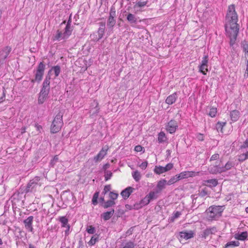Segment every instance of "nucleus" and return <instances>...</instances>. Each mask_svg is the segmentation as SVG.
Here are the masks:
<instances>
[{"label":"nucleus","instance_id":"43","mask_svg":"<svg viewBox=\"0 0 248 248\" xmlns=\"http://www.w3.org/2000/svg\"><path fill=\"white\" fill-rule=\"evenodd\" d=\"M217 167L218 165H215L211 166L209 168V171L212 174H217Z\"/></svg>","mask_w":248,"mask_h":248},{"label":"nucleus","instance_id":"1","mask_svg":"<svg viewBox=\"0 0 248 248\" xmlns=\"http://www.w3.org/2000/svg\"><path fill=\"white\" fill-rule=\"evenodd\" d=\"M238 15L235 11L234 4L229 6L225 16V31L229 33L230 45L232 46L235 44L239 32Z\"/></svg>","mask_w":248,"mask_h":248},{"label":"nucleus","instance_id":"37","mask_svg":"<svg viewBox=\"0 0 248 248\" xmlns=\"http://www.w3.org/2000/svg\"><path fill=\"white\" fill-rule=\"evenodd\" d=\"M240 245V243L238 241H232L226 244L225 248H227L230 247H236Z\"/></svg>","mask_w":248,"mask_h":248},{"label":"nucleus","instance_id":"32","mask_svg":"<svg viewBox=\"0 0 248 248\" xmlns=\"http://www.w3.org/2000/svg\"><path fill=\"white\" fill-rule=\"evenodd\" d=\"M181 215V212L179 211L174 212L172 216L169 217V221L170 222H173L174 221L175 219L180 217Z\"/></svg>","mask_w":248,"mask_h":248},{"label":"nucleus","instance_id":"62","mask_svg":"<svg viewBox=\"0 0 248 248\" xmlns=\"http://www.w3.org/2000/svg\"><path fill=\"white\" fill-rule=\"evenodd\" d=\"M65 228H66V230L64 231L65 235L68 236L69 234L70 228V225L66 226Z\"/></svg>","mask_w":248,"mask_h":248},{"label":"nucleus","instance_id":"21","mask_svg":"<svg viewBox=\"0 0 248 248\" xmlns=\"http://www.w3.org/2000/svg\"><path fill=\"white\" fill-rule=\"evenodd\" d=\"M98 24L99 25V27L97 30V33L98 35L102 39L105 33L106 23L105 22H101Z\"/></svg>","mask_w":248,"mask_h":248},{"label":"nucleus","instance_id":"57","mask_svg":"<svg viewBox=\"0 0 248 248\" xmlns=\"http://www.w3.org/2000/svg\"><path fill=\"white\" fill-rule=\"evenodd\" d=\"M177 182L175 176L171 177L167 182L168 185H171Z\"/></svg>","mask_w":248,"mask_h":248},{"label":"nucleus","instance_id":"19","mask_svg":"<svg viewBox=\"0 0 248 248\" xmlns=\"http://www.w3.org/2000/svg\"><path fill=\"white\" fill-rule=\"evenodd\" d=\"M52 69H50L47 75L46 76V78L42 83V87L46 88L47 89H50V79L51 77L49 75V72H51Z\"/></svg>","mask_w":248,"mask_h":248},{"label":"nucleus","instance_id":"5","mask_svg":"<svg viewBox=\"0 0 248 248\" xmlns=\"http://www.w3.org/2000/svg\"><path fill=\"white\" fill-rule=\"evenodd\" d=\"M40 180V177L39 176H35L31 180L27 185L24 192L27 193L35 191L36 187L41 185L39 183Z\"/></svg>","mask_w":248,"mask_h":248},{"label":"nucleus","instance_id":"48","mask_svg":"<svg viewBox=\"0 0 248 248\" xmlns=\"http://www.w3.org/2000/svg\"><path fill=\"white\" fill-rule=\"evenodd\" d=\"M112 176V173L109 170H106L105 172V181H108L110 179L111 176Z\"/></svg>","mask_w":248,"mask_h":248},{"label":"nucleus","instance_id":"12","mask_svg":"<svg viewBox=\"0 0 248 248\" xmlns=\"http://www.w3.org/2000/svg\"><path fill=\"white\" fill-rule=\"evenodd\" d=\"M108 150V146L103 147L100 151L99 153L94 157L93 161L96 163L101 161L107 155Z\"/></svg>","mask_w":248,"mask_h":248},{"label":"nucleus","instance_id":"42","mask_svg":"<svg viewBox=\"0 0 248 248\" xmlns=\"http://www.w3.org/2000/svg\"><path fill=\"white\" fill-rule=\"evenodd\" d=\"M118 194L113 191H110L108 194V197L111 200L114 201L118 197Z\"/></svg>","mask_w":248,"mask_h":248},{"label":"nucleus","instance_id":"9","mask_svg":"<svg viewBox=\"0 0 248 248\" xmlns=\"http://www.w3.org/2000/svg\"><path fill=\"white\" fill-rule=\"evenodd\" d=\"M178 128V124L176 121L172 119L166 125V129L170 134H173Z\"/></svg>","mask_w":248,"mask_h":248},{"label":"nucleus","instance_id":"33","mask_svg":"<svg viewBox=\"0 0 248 248\" xmlns=\"http://www.w3.org/2000/svg\"><path fill=\"white\" fill-rule=\"evenodd\" d=\"M154 172L157 174H160L162 173L166 172L164 167H162L161 166H155L154 169Z\"/></svg>","mask_w":248,"mask_h":248},{"label":"nucleus","instance_id":"15","mask_svg":"<svg viewBox=\"0 0 248 248\" xmlns=\"http://www.w3.org/2000/svg\"><path fill=\"white\" fill-rule=\"evenodd\" d=\"M194 233L192 231L189 232L182 231L179 232V236L180 238L188 240L194 237Z\"/></svg>","mask_w":248,"mask_h":248},{"label":"nucleus","instance_id":"29","mask_svg":"<svg viewBox=\"0 0 248 248\" xmlns=\"http://www.w3.org/2000/svg\"><path fill=\"white\" fill-rule=\"evenodd\" d=\"M205 182L208 184L207 185L209 187H215L218 184V181L216 179H209L205 181Z\"/></svg>","mask_w":248,"mask_h":248},{"label":"nucleus","instance_id":"58","mask_svg":"<svg viewBox=\"0 0 248 248\" xmlns=\"http://www.w3.org/2000/svg\"><path fill=\"white\" fill-rule=\"evenodd\" d=\"M173 167V165L172 163H170L167 164L165 167H164L165 170L166 171H168L170 170Z\"/></svg>","mask_w":248,"mask_h":248},{"label":"nucleus","instance_id":"25","mask_svg":"<svg viewBox=\"0 0 248 248\" xmlns=\"http://www.w3.org/2000/svg\"><path fill=\"white\" fill-rule=\"evenodd\" d=\"M72 23V15L71 14L69 16V19L66 23V26L64 28L65 29V33H67L68 32H70L72 34L73 27L71 26Z\"/></svg>","mask_w":248,"mask_h":248},{"label":"nucleus","instance_id":"46","mask_svg":"<svg viewBox=\"0 0 248 248\" xmlns=\"http://www.w3.org/2000/svg\"><path fill=\"white\" fill-rule=\"evenodd\" d=\"M243 52H245V55L248 57V44L245 43L242 44Z\"/></svg>","mask_w":248,"mask_h":248},{"label":"nucleus","instance_id":"39","mask_svg":"<svg viewBox=\"0 0 248 248\" xmlns=\"http://www.w3.org/2000/svg\"><path fill=\"white\" fill-rule=\"evenodd\" d=\"M132 176L136 182L139 181L141 178L140 172L138 170L133 172Z\"/></svg>","mask_w":248,"mask_h":248},{"label":"nucleus","instance_id":"30","mask_svg":"<svg viewBox=\"0 0 248 248\" xmlns=\"http://www.w3.org/2000/svg\"><path fill=\"white\" fill-rule=\"evenodd\" d=\"M115 204V201L113 200H108L106 201L104 204H101V206L105 209L108 208L109 207H111L113 206Z\"/></svg>","mask_w":248,"mask_h":248},{"label":"nucleus","instance_id":"28","mask_svg":"<svg viewBox=\"0 0 248 248\" xmlns=\"http://www.w3.org/2000/svg\"><path fill=\"white\" fill-rule=\"evenodd\" d=\"M59 220L61 223V227L62 228L66 227L69 225L68 223V218L65 216L60 217H59Z\"/></svg>","mask_w":248,"mask_h":248},{"label":"nucleus","instance_id":"8","mask_svg":"<svg viewBox=\"0 0 248 248\" xmlns=\"http://www.w3.org/2000/svg\"><path fill=\"white\" fill-rule=\"evenodd\" d=\"M208 55H205L202 58V60L201 62V63L199 65V72L202 73L204 75H206V72L208 71Z\"/></svg>","mask_w":248,"mask_h":248},{"label":"nucleus","instance_id":"64","mask_svg":"<svg viewBox=\"0 0 248 248\" xmlns=\"http://www.w3.org/2000/svg\"><path fill=\"white\" fill-rule=\"evenodd\" d=\"M78 248H84V246L83 245V242L82 240H80L78 241Z\"/></svg>","mask_w":248,"mask_h":248},{"label":"nucleus","instance_id":"17","mask_svg":"<svg viewBox=\"0 0 248 248\" xmlns=\"http://www.w3.org/2000/svg\"><path fill=\"white\" fill-rule=\"evenodd\" d=\"M134 189V188L131 186H128L122 191L121 192V195L124 200H126L133 192Z\"/></svg>","mask_w":248,"mask_h":248},{"label":"nucleus","instance_id":"35","mask_svg":"<svg viewBox=\"0 0 248 248\" xmlns=\"http://www.w3.org/2000/svg\"><path fill=\"white\" fill-rule=\"evenodd\" d=\"M226 124V122H218L216 124V128L218 131L222 132L223 127Z\"/></svg>","mask_w":248,"mask_h":248},{"label":"nucleus","instance_id":"56","mask_svg":"<svg viewBox=\"0 0 248 248\" xmlns=\"http://www.w3.org/2000/svg\"><path fill=\"white\" fill-rule=\"evenodd\" d=\"M196 139L198 141H203L204 139V136L202 134L198 133L197 134Z\"/></svg>","mask_w":248,"mask_h":248},{"label":"nucleus","instance_id":"41","mask_svg":"<svg viewBox=\"0 0 248 248\" xmlns=\"http://www.w3.org/2000/svg\"><path fill=\"white\" fill-rule=\"evenodd\" d=\"M51 69H52V70H54L55 77H57L59 76L61 72V67L59 65H56L53 66Z\"/></svg>","mask_w":248,"mask_h":248},{"label":"nucleus","instance_id":"31","mask_svg":"<svg viewBox=\"0 0 248 248\" xmlns=\"http://www.w3.org/2000/svg\"><path fill=\"white\" fill-rule=\"evenodd\" d=\"M150 201H149L148 198H147V196H146L143 199H142L140 203V206L139 207H136V205H134L135 208H138L142 207V206L148 205L150 203Z\"/></svg>","mask_w":248,"mask_h":248},{"label":"nucleus","instance_id":"61","mask_svg":"<svg viewBox=\"0 0 248 248\" xmlns=\"http://www.w3.org/2000/svg\"><path fill=\"white\" fill-rule=\"evenodd\" d=\"M218 158H219V154H215L211 156V157L210 158V161L216 160Z\"/></svg>","mask_w":248,"mask_h":248},{"label":"nucleus","instance_id":"4","mask_svg":"<svg viewBox=\"0 0 248 248\" xmlns=\"http://www.w3.org/2000/svg\"><path fill=\"white\" fill-rule=\"evenodd\" d=\"M46 68V65L43 62H40L37 67L36 73L35 74V78L32 79L31 82L34 83L37 82L40 83L42 80L43 76L44 75V72Z\"/></svg>","mask_w":248,"mask_h":248},{"label":"nucleus","instance_id":"50","mask_svg":"<svg viewBox=\"0 0 248 248\" xmlns=\"http://www.w3.org/2000/svg\"><path fill=\"white\" fill-rule=\"evenodd\" d=\"M135 244L134 242L132 241H129L125 243V245L123 248H134Z\"/></svg>","mask_w":248,"mask_h":248},{"label":"nucleus","instance_id":"6","mask_svg":"<svg viewBox=\"0 0 248 248\" xmlns=\"http://www.w3.org/2000/svg\"><path fill=\"white\" fill-rule=\"evenodd\" d=\"M116 11L114 7L112 6L110 8L109 16L107 20V26L110 31H112L113 28L115 26L116 20Z\"/></svg>","mask_w":248,"mask_h":248},{"label":"nucleus","instance_id":"34","mask_svg":"<svg viewBox=\"0 0 248 248\" xmlns=\"http://www.w3.org/2000/svg\"><path fill=\"white\" fill-rule=\"evenodd\" d=\"M99 241V235L95 234L91 237V240L88 242L90 246L94 245L97 242Z\"/></svg>","mask_w":248,"mask_h":248},{"label":"nucleus","instance_id":"11","mask_svg":"<svg viewBox=\"0 0 248 248\" xmlns=\"http://www.w3.org/2000/svg\"><path fill=\"white\" fill-rule=\"evenodd\" d=\"M33 218V216H30L23 221L25 229L29 232L32 233L34 232L32 225Z\"/></svg>","mask_w":248,"mask_h":248},{"label":"nucleus","instance_id":"14","mask_svg":"<svg viewBox=\"0 0 248 248\" xmlns=\"http://www.w3.org/2000/svg\"><path fill=\"white\" fill-rule=\"evenodd\" d=\"M217 232L216 227L207 228L204 230L201 234V237L206 239L207 237L211 234H215Z\"/></svg>","mask_w":248,"mask_h":248},{"label":"nucleus","instance_id":"24","mask_svg":"<svg viewBox=\"0 0 248 248\" xmlns=\"http://www.w3.org/2000/svg\"><path fill=\"white\" fill-rule=\"evenodd\" d=\"M114 209H111L110 211L104 212L101 214V217L105 221L108 220L114 215Z\"/></svg>","mask_w":248,"mask_h":248},{"label":"nucleus","instance_id":"52","mask_svg":"<svg viewBox=\"0 0 248 248\" xmlns=\"http://www.w3.org/2000/svg\"><path fill=\"white\" fill-rule=\"evenodd\" d=\"M248 148V136L246 139L245 141L243 143V144L240 146V149H246Z\"/></svg>","mask_w":248,"mask_h":248},{"label":"nucleus","instance_id":"47","mask_svg":"<svg viewBox=\"0 0 248 248\" xmlns=\"http://www.w3.org/2000/svg\"><path fill=\"white\" fill-rule=\"evenodd\" d=\"M208 194L207 188L205 187L199 191V196L203 197Z\"/></svg>","mask_w":248,"mask_h":248},{"label":"nucleus","instance_id":"26","mask_svg":"<svg viewBox=\"0 0 248 248\" xmlns=\"http://www.w3.org/2000/svg\"><path fill=\"white\" fill-rule=\"evenodd\" d=\"M183 179L192 177L196 175V172L193 171H185L181 172Z\"/></svg>","mask_w":248,"mask_h":248},{"label":"nucleus","instance_id":"49","mask_svg":"<svg viewBox=\"0 0 248 248\" xmlns=\"http://www.w3.org/2000/svg\"><path fill=\"white\" fill-rule=\"evenodd\" d=\"M110 190H111V185H106L104 186V189L102 192V195H106L108 192L110 191Z\"/></svg>","mask_w":248,"mask_h":248},{"label":"nucleus","instance_id":"59","mask_svg":"<svg viewBox=\"0 0 248 248\" xmlns=\"http://www.w3.org/2000/svg\"><path fill=\"white\" fill-rule=\"evenodd\" d=\"M148 162L147 161H144L141 163V164L140 165V167L142 170H145L147 167Z\"/></svg>","mask_w":248,"mask_h":248},{"label":"nucleus","instance_id":"10","mask_svg":"<svg viewBox=\"0 0 248 248\" xmlns=\"http://www.w3.org/2000/svg\"><path fill=\"white\" fill-rule=\"evenodd\" d=\"M71 35V33L68 32L67 33H65V29H64V32L62 33V31L57 30L56 34L53 37V40L55 41H60L61 40H66L69 38Z\"/></svg>","mask_w":248,"mask_h":248},{"label":"nucleus","instance_id":"54","mask_svg":"<svg viewBox=\"0 0 248 248\" xmlns=\"http://www.w3.org/2000/svg\"><path fill=\"white\" fill-rule=\"evenodd\" d=\"M86 231L89 234H94L95 232V228L92 226H90L89 228L87 229Z\"/></svg>","mask_w":248,"mask_h":248},{"label":"nucleus","instance_id":"13","mask_svg":"<svg viewBox=\"0 0 248 248\" xmlns=\"http://www.w3.org/2000/svg\"><path fill=\"white\" fill-rule=\"evenodd\" d=\"M12 50V47L6 46L0 50V62L4 61L8 56Z\"/></svg>","mask_w":248,"mask_h":248},{"label":"nucleus","instance_id":"7","mask_svg":"<svg viewBox=\"0 0 248 248\" xmlns=\"http://www.w3.org/2000/svg\"><path fill=\"white\" fill-rule=\"evenodd\" d=\"M50 89L42 87L40 93L38 94V103L43 104L48 98Z\"/></svg>","mask_w":248,"mask_h":248},{"label":"nucleus","instance_id":"51","mask_svg":"<svg viewBox=\"0 0 248 248\" xmlns=\"http://www.w3.org/2000/svg\"><path fill=\"white\" fill-rule=\"evenodd\" d=\"M147 3V1H138L137 2H136L134 7H142L145 6Z\"/></svg>","mask_w":248,"mask_h":248},{"label":"nucleus","instance_id":"60","mask_svg":"<svg viewBox=\"0 0 248 248\" xmlns=\"http://www.w3.org/2000/svg\"><path fill=\"white\" fill-rule=\"evenodd\" d=\"M225 171H226L224 166L219 167L218 166V167H217V173H221L222 172H225Z\"/></svg>","mask_w":248,"mask_h":248},{"label":"nucleus","instance_id":"27","mask_svg":"<svg viewBox=\"0 0 248 248\" xmlns=\"http://www.w3.org/2000/svg\"><path fill=\"white\" fill-rule=\"evenodd\" d=\"M167 140V138L164 132H160L158 134V142L159 143H164Z\"/></svg>","mask_w":248,"mask_h":248},{"label":"nucleus","instance_id":"3","mask_svg":"<svg viewBox=\"0 0 248 248\" xmlns=\"http://www.w3.org/2000/svg\"><path fill=\"white\" fill-rule=\"evenodd\" d=\"M222 206H210L206 210L208 220L218 219L221 216L224 209Z\"/></svg>","mask_w":248,"mask_h":248},{"label":"nucleus","instance_id":"20","mask_svg":"<svg viewBox=\"0 0 248 248\" xmlns=\"http://www.w3.org/2000/svg\"><path fill=\"white\" fill-rule=\"evenodd\" d=\"M240 113L237 110H233L230 112V117L232 122H236L240 117Z\"/></svg>","mask_w":248,"mask_h":248},{"label":"nucleus","instance_id":"22","mask_svg":"<svg viewBox=\"0 0 248 248\" xmlns=\"http://www.w3.org/2000/svg\"><path fill=\"white\" fill-rule=\"evenodd\" d=\"M247 237L248 232L246 231L240 233L237 232L234 235V237L235 238V239L240 241L245 240L247 238Z\"/></svg>","mask_w":248,"mask_h":248},{"label":"nucleus","instance_id":"2","mask_svg":"<svg viewBox=\"0 0 248 248\" xmlns=\"http://www.w3.org/2000/svg\"><path fill=\"white\" fill-rule=\"evenodd\" d=\"M63 112L60 110L54 117L50 125V130L51 133L55 134L59 132L63 124L62 117Z\"/></svg>","mask_w":248,"mask_h":248},{"label":"nucleus","instance_id":"16","mask_svg":"<svg viewBox=\"0 0 248 248\" xmlns=\"http://www.w3.org/2000/svg\"><path fill=\"white\" fill-rule=\"evenodd\" d=\"M139 18V17L131 13H128L126 16V19L132 26L138 23Z\"/></svg>","mask_w":248,"mask_h":248},{"label":"nucleus","instance_id":"40","mask_svg":"<svg viewBox=\"0 0 248 248\" xmlns=\"http://www.w3.org/2000/svg\"><path fill=\"white\" fill-rule=\"evenodd\" d=\"M217 113V108H211L208 113V115L210 117L213 118L216 116Z\"/></svg>","mask_w":248,"mask_h":248},{"label":"nucleus","instance_id":"38","mask_svg":"<svg viewBox=\"0 0 248 248\" xmlns=\"http://www.w3.org/2000/svg\"><path fill=\"white\" fill-rule=\"evenodd\" d=\"M247 159H248V155L247 152L245 153L242 154L238 156V160L240 162H243Z\"/></svg>","mask_w":248,"mask_h":248},{"label":"nucleus","instance_id":"36","mask_svg":"<svg viewBox=\"0 0 248 248\" xmlns=\"http://www.w3.org/2000/svg\"><path fill=\"white\" fill-rule=\"evenodd\" d=\"M157 193H156V191H150L148 194H147V198H148L149 201L151 202L152 200L157 199V196L156 195Z\"/></svg>","mask_w":248,"mask_h":248},{"label":"nucleus","instance_id":"53","mask_svg":"<svg viewBox=\"0 0 248 248\" xmlns=\"http://www.w3.org/2000/svg\"><path fill=\"white\" fill-rule=\"evenodd\" d=\"M134 150L137 152H144V148L140 145H137L135 147Z\"/></svg>","mask_w":248,"mask_h":248},{"label":"nucleus","instance_id":"23","mask_svg":"<svg viewBox=\"0 0 248 248\" xmlns=\"http://www.w3.org/2000/svg\"><path fill=\"white\" fill-rule=\"evenodd\" d=\"M166 185H167V182L165 179H162L158 182L157 184V189L156 193H159L165 187Z\"/></svg>","mask_w":248,"mask_h":248},{"label":"nucleus","instance_id":"55","mask_svg":"<svg viewBox=\"0 0 248 248\" xmlns=\"http://www.w3.org/2000/svg\"><path fill=\"white\" fill-rule=\"evenodd\" d=\"M58 155H55L53 157V158L51 160L50 164L53 167L54 166L55 163L58 162Z\"/></svg>","mask_w":248,"mask_h":248},{"label":"nucleus","instance_id":"45","mask_svg":"<svg viewBox=\"0 0 248 248\" xmlns=\"http://www.w3.org/2000/svg\"><path fill=\"white\" fill-rule=\"evenodd\" d=\"M234 163L232 162L228 161L225 165L224 168L226 171L230 170L232 168L234 167Z\"/></svg>","mask_w":248,"mask_h":248},{"label":"nucleus","instance_id":"44","mask_svg":"<svg viewBox=\"0 0 248 248\" xmlns=\"http://www.w3.org/2000/svg\"><path fill=\"white\" fill-rule=\"evenodd\" d=\"M90 37L91 38V40L94 42H97L99 40H100L101 38L97 35L96 33L94 32L91 34Z\"/></svg>","mask_w":248,"mask_h":248},{"label":"nucleus","instance_id":"18","mask_svg":"<svg viewBox=\"0 0 248 248\" xmlns=\"http://www.w3.org/2000/svg\"><path fill=\"white\" fill-rule=\"evenodd\" d=\"M177 98V94L175 92L167 97L165 102L169 105H172L175 102Z\"/></svg>","mask_w":248,"mask_h":248},{"label":"nucleus","instance_id":"63","mask_svg":"<svg viewBox=\"0 0 248 248\" xmlns=\"http://www.w3.org/2000/svg\"><path fill=\"white\" fill-rule=\"evenodd\" d=\"M176 178V179L177 181H178L179 180H182L183 179L182 177V175H181V173H179V174H177L175 176H174Z\"/></svg>","mask_w":248,"mask_h":248}]
</instances>
